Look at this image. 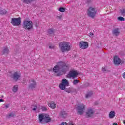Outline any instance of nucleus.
I'll use <instances>...</instances> for the list:
<instances>
[{"instance_id":"f257e3e1","label":"nucleus","mask_w":125,"mask_h":125,"mask_svg":"<svg viewBox=\"0 0 125 125\" xmlns=\"http://www.w3.org/2000/svg\"><path fill=\"white\" fill-rule=\"evenodd\" d=\"M70 68V65L66 64L65 62L59 61L57 65L53 68V72L57 74V76H62L66 74L67 71Z\"/></svg>"},{"instance_id":"f03ea898","label":"nucleus","mask_w":125,"mask_h":125,"mask_svg":"<svg viewBox=\"0 0 125 125\" xmlns=\"http://www.w3.org/2000/svg\"><path fill=\"white\" fill-rule=\"evenodd\" d=\"M59 48L62 52H67L71 50V46L69 42H63L59 43Z\"/></svg>"},{"instance_id":"7ed1b4c3","label":"nucleus","mask_w":125,"mask_h":125,"mask_svg":"<svg viewBox=\"0 0 125 125\" xmlns=\"http://www.w3.org/2000/svg\"><path fill=\"white\" fill-rule=\"evenodd\" d=\"M39 123L41 124H47L51 122V119L49 117V115L47 114H40L39 115Z\"/></svg>"},{"instance_id":"20e7f679","label":"nucleus","mask_w":125,"mask_h":125,"mask_svg":"<svg viewBox=\"0 0 125 125\" xmlns=\"http://www.w3.org/2000/svg\"><path fill=\"white\" fill-rule=\"evenodd\" d=\"M23 28L25 30H32L33 29V22L31 20H25L23 23Z\"/></svg>"},{"instance_id":"39448f33","label":"nucleus","mask_w":125,"mask_h":125,"mask_svg":"<svg viewBox=\"0 0 125 125\" xmlns=\"http://www.w3.org/2000/svg\"><path fill=\"white\" fill-rule=\"evenodd\" d=\"M70 85V83L69 81L66 79H63L61 81V83L59 84V88L61 90H65L66 89V86H69Z\"/></svg>"},{"instance_id":"423d86ee","label":"nucleus","mask_w":125,"mask_h":125,"mask_svg":"<svg viewBox=\"0 0 125 125\" xmlns=\"http://www.w3.org/2000/svg\"><path fill=\"white\" fill-rule=\"evenodd\" d=\"M87 14L89 17H91V18H94L95 15H96V11L95 8L90 7L88 9Z\"/></svg>"},{"instance_id":"0eeeda50","label":"nucleus","mask_w":125,"mask_h":125,"mask_svg":"<svg viewBox=\"0 0 125 125\" xmlns=\"http://www.w3.org/2000/svg\"><path fill=\"white\" fill-rule=\"evenodd\" d=\"M11 23L13 26H19L21 23V18H13L11 19Z\"/></svg>"},{"instance_id":"6e6552de","label":"nucleus","mask_w":125,"mask_h":125,"mask_svg":"<svg viewBox=\"0 0 125 125\" xmlns=\"http://www.w3.org/2000/svg\"><path fill=\"white\" fill-rule=\"evenodd\" d=\"M85 111V105L82 104L77 106V112L79 115H83Z\"/></svg>"},{"instance_id":"1a4fd4ad","label":"nucleus","mask_w":125,"mask_h":125,"mask_svg":"<svg viewBox=\"0 0 125 125\" xmlns=\"http://www.w3.org/2000/svg\"><path fill=\"white\" fill-rule=\"evenodd\" d=\"M78 75H79L78 72L75 70H71L66 75V78H68V79H72V78H75Z\"/></svg>"},{"instance_id":"9d476101","label":"nucleus","mask_w":125,"mask_h":125,"mask_svg":"<svg viewBox=\"0 0 125 125\" xmlns=\"http://www.w3.org/2000/svg\"><path fill=\"white\" fill-rule=\"evenodd\" d=\"M79 47L81 49H86L88 47V43L86 42H81L79 43Z\"/></svg>"},{"instance_id":"9b49d317","label":"nucleus","mask_w":125,"mask_h":125,"mask_svg":"<svg viewBox=\"0 0 125 125\" xmlns=\"http://www.w3.org/2000/svg\"><path fill=\"white\" fill-rule=\"evenodd\" d=\"M115 65H120L121 64V59L118 56H115L113 59Z\"/></svg>"},{"instance_id":"f8f14e48","label":"nucleus","mask_w":125,"mask_h":125,"mask_svg":"<svg viewBox=\"0 0 125 125\" xmlns=\"http://www.w3.org/2000/svg\"><path fill=\"white\" fill-rule=\"evenodd\" d=\"M11 78H12L14 81H16V82L19 80V78H20V75L17 73V72H16L13 73V74L11 76Z\"/></svg>"},{"instance_id":"ddd939ff","label":"nucleus","mask_w":125,"mask_h":125,"mask_svg":"<svg viewBox=\"0 0 125 125\" xmlns=\"http://www.w3.org/2000/svg\"><path fill=\"white\" fill-rule=\"evenodd\" d=\"M93 114H94V111L92 109H89L86 112V116L88 118H90L93 116Z\"/></svg>"},{"instance_id":"4468645a","label":"nucleus","mask_w":125,"mask_h":125,"mask_svg":"<svg viewBox=\"0 0 125 125\" xmlns=\"http://www.w3.org/2000/svg\"><path fill=\"white\" fill-rule=\"evenodd\" d=\"M32 83H31L29 85V88H30V89H32L33 90L35 89L36 87H37V83L35 82V81H34V80H32Z\"/></svg>"},{"instance_id":"2eb2a0df","label":"nucleus","mask_w":125,"mask_h":125,"mask_svg":"<svg viewBox=\"0 0 125 125\" xmlns=\"http://www.w3.org/2000/svg\"><path fill=\"white\" fill-rule=\"evenodd\" d=\"M59 115L60 118L65 119V118L67 117V112L63 110H62L60 111Z\"/></svg>"},{"instance_id":"dca6fc26","label":"nucleus","mask_w":125,"mask_h":125,"mask_svg":"<svg viewBox=\"0 0 125 125\" xmlns=\"http://www.w3.org/2000/svg\"><path fill=\"white\" fill-rule=\"evenodd\" d=\"M48 106L51 108V109H55L56 108V104L53 103V102H49L48 104Z\"/></svg>"},{"instance_id":"f3484780","label":"nucleus","mask_w":125,"mask_h":125,"mask_svg":"<svg viewBox=\"0 0 125 125\" xmlns=\"http://www.w3.org/2000/svg\"><path fill=\"white\" fill-rule=\"evenodd\" d=\"M115 116H116V112L114 111H111L109 112V117L110 119H113V118H115Z\"/></svg>"},{"instance_id":"a211bd4d","label":"nucleus","mask_w":125,"mask_h":125,"mask_svg":"<svg viewBox=\"0 0 125 125\" xmlns=\"http://www.w3.org/2000/svg\"><path fill=\"white\" fill-rule=\"evenodd\" d=\"M112 33L113 35H115V36H119L120 35V31H119V28L114 29Z\"/></svg>"},{"instance_id":"6ab92c4d","label":"nucleus","mask_w":125,"mask_h":125,"mask_svg":"<svg viewBox=\"0 0 125 125\" xmlns=\"http://www.w3.org/2000/svg\"><path fill=\"white\" fill-rule=\"evenodd\" d=\"M89 86V83H85L84 85H82L80 87V88H86V87H88Z\"/></svg>"},{"instance_id":"aec40b11","label":"nucleus","mask_w":125,"mask_h":125,"mask_svg":"<svg viewBox=\"0 0 125 125\" xmlns=\"http://www.w3.org/2000/svg\"><path fill=\"white\" fill-rule=\"evenodd\" d=\"M93 94V93L92 92V91H90L88 92L86 94V98H89V97H91V96H92Z\"/></svg>"},{"instance_id":"412c9836","label":"nucleus","mask_w":125,"mask_h":125,"mask_svg":"<svg viewBox=\"0 0 125 125\" xmlns=\"http://www.w3.org/2000/svg\"><path fill=\"white\" fill-rule=\"evenodd\" d=\"M3 54H8V53L9 52V50L8 48H4L3 51L2 52Z\"/></svg>"},{"instance_id":"4be33fe9","label":"nucleus","mask_w":125,"mask_h":125,"mask_svg":"<svg viewBox=\"0 0 125 125\" xmlns=\"http://www.w3.org/2000/svg\"><path fill=\"white\" fill-rule=\"evenodd\" d=\"M47 32L49 35H52L53 34H54V29L52 28L49 29Z\"/></svg>"},{"instance_id":"5701e85b","label":"nucleus","mask_w":125,"mask_h":125,"mask_svg":"<svg viewBox=\"0 0 125 125\" xmlns=\"http://www.w3.org/2000/svg\"><path fill=\"white\" fill-rule=\"evenodd\" d=\"M6 12H7V11L5 9L1 10L0 11V14L1 15H4V14H6Z\"/></svg>"},{"instance_id":"b1692460","label":"nucleus","mask_w":125,"mask_h":125,"mask_svg":"<svg viewBox=\"0 0 125 125\" xmlns=\"http://www.w3.org/2000/svg\"><path fill=\"white\" fill-rule=\"evenodd\" d=\"M79 82L80 81L79 80L75 79L73 82V84H74V85H76V84H78V83H79Z\"/></svg>"},{"instance_id":"393cba45","label":"nucleus","mask_w":125,"mask_h":125,"mask_svg":"<svg viewBox=\"0 0 125 125\" xmlns=\"http://www.w3.org/2000/svg\"><path fill=\"white\" fill-rule=\"evenodd\" d=\"M22 0L24 3H26V4H29V3H31L30 0Z\"/></svg>"},{"instance_id":"a878e982","label":"nucleus","mask_w":125,"mask_h":125,"mask_svg":"<svg viewBox=\"0 0 125 125\" xmlns=\"http://www.w3.org/2000/svg\"><path fill=\"white\" fill-rule=\"evenodd\" d=\"M65 10H66V9L63 7H60L59 9V11H60V12H65Z\"/></svg>"},{"instance_id":"bb28decb","label":"nucleus","mask_w":125,"mask_h":125,"mask_svg":"<svg viewBox=\"0 0 125 125\" xmlns=\"http://www.w3.org/2000/svg\"><path fill=\"white\" fill-rule=\"evenodd\" d=\"M7 118H12L14 117V114L13 112H11L7 116Z\"/></svg>"},{"instance_id":"cd10ccee","label":"nucleus","mask_w":125,"mask_h":125,"mask_svg":"<svg viewBox=\"0 0 125 125\" xmlns=\"http://www.w3.org/2000/svg\"><path fill=\"white\" fill-rule=\"evenodd\" d=\"M118 19L119 21H121L122 22H124V21H125V18L123 17H118Z\"/></svg>"},{"instance_id":"c85d7f7f","label":"nucleus","mask_w":125,"mask_h":125,"mask_svg":"<svg viewBox=\"0 0 125 125\" xmlns=\"http://www.w3.org/2000/svg\"><path fill=\"white\" fill-rule=\"evenodd\" d=\"M17 88H18V87L17 86H14L13 87V92H16V91H17Z\"/></svg>"},{"instance_id":"c756f323","label":"nucleus","mask_w":125,"mask_h":125,"mask_svg":"<svg viewBox=\"0 0 125 125\" xmlns=\"http://www.w3.org/2000/svg\"><path fill=\"white\" fill-rule=\"evenodd\" d=\"M41 110L44 112H45V111H47V108H46L45 106H42Z\"/></svg>"},{"instance_id":"7c9ffc66","label":"nucleus","mask_w":125,"mask_h":125,"mask_svg":"<svg viewBox=\"0 0 125 125\" xmlns=\"http://www.w3.org/2000/svg\"><path fill=\"white\" fill-rule=\"evenodd\" d=\"M65 91L68 93H72V92H74L73 89H70V90H65Z\"/></svg>"},{"instance_id":"2f4dec72","label":"nucleus","mask_w":125,"mask_h":125,"mask_svg":"<svg viewBox=\"0 0 125 125\" xmlns=\"http://www.w3.org/2000/svg\"><path fill=\"white\" fill-rule=\"evenodd\" d=\"M9 106H10V104H4V107H5V109H8V108H9Z\"/></svg>"},{"instance_id":"473e14b6","label":"nucleus","mask_w":125,"mask_h":125,"mask_svg":"<svg viewBox=\"0 0 125 125\" xmlns=\"http://www.w3.org/2000/svg\"><path fill=\"white\" fill-rule=\"evenodd\" d=\"M121 14H122L123 16H125V9H123L121 10Z\"/></svg>"},{"instance_id":"72a5a7b5","label":"nucleus","mask_w":125,"mask_h":125,"mask_svg":"<svg viewBox=\"0 0 125 125\" xmlns=\"http://www.w3.org/2000/svg\"><path fill=\"white\" fill-rule=\"evenodd\" d=\"M62 15L57 16L56 17V19L60 20V19H61V18H62Z\"/></svg>"},{"instance_id":"f704fd0d","label":"nucleus","mask_w":125,"mask_h":125,"mask_svg":"<svg viewBox=\"0 0 125 125\" xmlns=\"http://www.w3.org/2000/svg\"><path fill=\"white\" fill-rule=\"evenodd\" d=\"M102 71V72H103V73H105V72H106V71H107V69H106V67H103Z\"/></svg>"},{"instance_id":"c9c22d12","label":"nucleus","mask_w":125,"mask_h":125,"mask_svg":"<svg viewBox=\"0 0 125 125\" xmlns=\"http://www.w3.org/2000/svg\"><path fill=\"white\" fill-rule=\"evenodd\" d=\"M33 106H34V108L33 109V111H36L37 110L38 107H37V105L34 104Z\"/></svg>"},{"instance_id":"e433bc0d","label":"nucleus","mask_w":125,"mask_h":125,"mask_svg":"<svg viewBox=\"0 0 125 125\" xmlns=\"http://www.w3.org/2000/svg\"><path fill=\"white\" fill-rule=\"evenodd\" d=\"M60 125H68V123L66 122H62Z\"/></svg>"},{"instance_id":"4c0bfd02","label":"nucleus","mask_w":125,"mask_h":125,"mask_svg":"<svg viewBox=\"0 0 125 125\" xmlns=\"http://www.w3.org/2000/svg\"><path fill=\"white\" fill-rule=\"evenodd\" d=\"M49 48L50 49H54V46H49Z\"/></svg>"},{"instance_id":"58836bf2","label":"nucleus","mask_w":125,"mask_h":125,"mask_svg":"<svg viewBox=\"0 0 125 125\" xmlns=\"http://www.w3.org/2000/svg\"><path fill=\"white\" fill-rule=\"evenodd\" d=\"M122 77L125 80V72L122 74Z\"/></svg>"},{"instance_id":"ea45409f","label":"nucleus","mask_w":125,"mask_h":125,"mask_svg":"<svg viewBox=\"0 0 125 125\" xmlns=\"http://www.w3.org/2000/svg\"><path fill=\"white\" fill-rule=\"evenodd\" d=\"M93 36V33L90 32V33H89V37H92Z\"/></svg>"},{"instance_id":"a19ab883","label":"nucleus","mask_w":125,"mask_h":125,"mask_svg":"<svg viewBox=\"0 0 125 125\" xmlns=\"http://www.w3.org/2000/svg\"><path fill=\"white\" fill-rule=\"evenodd\" d=\"M69 125H74V123L73 122V121H70L69 122Z\"/></svg>"},{"instance_id":"79ce46f5","label":"nucleus","mask_w":125,"mask_h":125,"mask_svg":"<svg viewBox=\"0 0 125 125\" xmlns=\"http://www.w3.org/2000/svg\"><path fill=\"white\" fill-rule=\"evenodd\" d=\"M113 125H118V124L117 123H114Z\"/></svg>"},{"instance_id":"37998d69","label":"nucleus","mask_w":125,"mask_h":125,"mask_svg":"<svg viewBox=\"0 0 125 125\" xmlns=\"http://www.w3.org/2000/svg\"><path fill=\"white\" fill-rule=\"evenodd\" d=\"M0 102H3V100L2 99H0Z\"/></svg>"},{"instance_id":"c03bdc74","label":"nucleus","mask_w":125,"mask_h":125,"mask_svg":"<svg viewBox=\"0 0 125 125\" xmlns=\"http://www.w3.org/2000/svg\"><path fill=\"white\" fill-rule=\"evenodd\" d=\"M30 0V3L32 1H34V0Z\"/></svg>"},{"instance_id":"a18cd8bd","label":"nucleus","mask_w":125,"mask_h":125,"mask_svg":"<svg viewBox=\"0 0 125 125\" xmlns=\"http://www.w3.org/2000/svg\"><path fill=\"white\" fill-rule=\"evenodd\" d=\"M123 123H124V125H125V120H124Z\"/></svg>"}]
</instances>
